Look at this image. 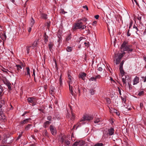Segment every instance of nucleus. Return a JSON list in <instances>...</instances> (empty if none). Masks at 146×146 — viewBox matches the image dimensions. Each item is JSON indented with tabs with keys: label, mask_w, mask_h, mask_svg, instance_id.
Masks as SVG:
<instances>
[{
	"label": "nucleus",
	"mask_w": 146,
	"mask_h": 146,
	"mask_svg": "<svg viewBox=\"0 0 146 146\" xmlns=\"http://www.w3.org/2000/svg\"><path fill=\"white\" fill-rule=\"evenodd\" d=\"M118 89L119 94L121 95V90L119 88H118Z\"/></svg>",
	"instance_id": "e2e57ef3"
},
{
	"label": "nucleus",
	"mask_w": 146,
	"mask_h": 146,
	"mask_svg": "<svg viewBox=\"0 0 146 146\" xmlns=\"http://www.w3.org/2000/svg\"><path fill=\"white\" fill-rule=\"evenodd\" d=\"M133 25V21H131L129 24V26L128 29H130L131 27Z\"/></svg>",
	"instance_id": "58836bf2"
},
{
	"label": "nucleus",
	"mask_w": 146,
	"mask_h": 146,
	"mask_svg": "<svg viewBox=\"0 0 146 146\" xmlns=\"http://www.w3.org/2000/svg\"><path fill=\"white\" fill-rule=\"evenodd\" d=\"M71 38V34H70L68 35L67 36L66 38V40L67 41H68L70 40Z\"/></svg>",
	"instance_id": "cd10ccee"
},
{
	"label": "nucleus",
	"mask_w": 146,
	"mask_h": 146,
	"mask_svg": "<svg viewBox=\"0 0 146 146\" xmlns=\"http://www.w3.org/2000/svg\"><path fill=\"white\" fill-rule=\"evenodd\" d=\"M100 122V119L99 118H98L96 119H95L94 121V123H98Z\"/></svg>",
	"instance_id": "473e14b6"
},
{
	"label": "nucleus",
	"mask_w": 146,
	"mask_h": 146,
	"mask_svg": "<svg viewBox=\"0 0 146 146\" xmlns=\"http://www.w3.org/2000/svg\"><path fill=\"white\" fill-rule=\"evenodd\" d=\"M77 90H74V92L75 93H79V94L80 93V89H79V86H78L77 88Z\"/></svg>",
	"instance_id": "a878e982"
},
{
	"label": "nucleus",
	"mask_w": 146,
	"mask_h": 146,
	"mask_svg": "<svg viewBox=\"0 0 146 146\" xmlns=\"http://www.w3.org/2000/svg\"><path fill=\"white\" fill-rule=\"evenodd\" d=\"M16 66L17 67V69L18 72L20 71V69H21L23 67L22 66L19 64L16 65Z\"/></svg>",
	"instance_id": "aec40b11"
},
{
	"label": "nucleus",
	"mask_w": 146,
	"mask_h": 146,
	"mask_svg": "<svg viewBox=\"0 0 146 146\" xmlns=\"http://www.w3.org/2000/svg\"><path fill=\"white\" fill-rule=\"evenodd\" d=\"M48 36L46 35V33L45 32L44 33V42L45 43H46L48 41Z\"/></svg>",
	"instance_id": "f3484780"
},
{
	"label": "nucleus",
	"mask_w": 146,
	"mask_h": 146,
	"mask_svg": "<svg viewBox=\"0 0 146 146\" xmlns=\"http://www.w3.org/2000/svg\"><path fill=\"white\" fill-rule=\"evenodd\" d=\"M95 91V90H94V89H90V92L91 94V95H93L94 94V92Z\"/></svg>",
	"instance_id": "7c9ffc66"
},
{
	"label": "nucleus",
	"mask_w": 146,
	"mask_h": 146,
	"mask_svg": "<svg viewBox=\"0 0 146 146\" xmlns=\"http://www.w3.org/2000/svg\"><path fill=\"white\" fill-rule=\"evenodd\" d=\"M55 90V88L53 86H51L50 89V92H54Z\"/></svg>",
	"instance_id": "72a5a7b5"
},
{
	"label": "nucleus",
	"mask_w": 146,
	"mask_h": 146,
	"mask_svg": "<svg viewBox=\"0 0 146 146\" xmlns=\"http://www.w3.org/2000/svg\"><path fill=\"white\" fill-rule=\"evenodd\" d=\"M0 119L3 120H4L6 119V117L3 114V111L2 112V113H1V114H0Z\"/></svg>",
	"instance_id": "2eb2a0df"
},
{
	"label": "nucleus",
	"mask_w": 146,
	"mask_h": 146,
	"mask_svg": "<svg viewBox=\"0 0 146 146\" xmlns=\"http://www.w3.org/2000/svg\"><path fill=\"white\" fill-rule=\"evenodd\" d=\"M2 106V105L0 104V114H1V113H2V112L1 108Z\"/></svg>",
	"instance_id": "3c124183"
},
{
	"label": "nucleus",
	"mask_w": 146,
	"mask_h": 146,
	"mask_svg": "<svg viewBox=\"0 0 146 146\" xmlns=\"http://www.w3.org/2000/svg\"><path fill=\"white\" fill-rule=\"evenodd\" d=\"M22 133H21L18 136V137L17 138V139H19L21 137V136L22 135Z\"/></svg>",
	"instance_id": "6e6d98bb"
},
{
	"label": "nucleus",
	"mask_w": 146,
	"mask_h": 146,
	"mask_svg": "<svg viewBox=\"0 0 146 146\" xmlns=\"http://www.w3.org/2000/svg\"><path fill=\"white\" fill-rule=\"evenodd\" d=\"M119 70L120 71V72L122 76H125V75L124 74L125 72L123 70V68H119Z\"/></svg>",
	"instance_id": "393cba45"
},
{
	"label": "nucleus",
	"mask_w": 146,
	"mask_h": 146,
	"mask_svg": "<svg viewBox=\"0 0 146 146\" xmlns=\"http://www.w3.org/2000/svg\"><path fill=\"white\" fill-rule=\"evenodd\" d=\"M3 88L0 85V95L2 93L3 91Z\"/></svg>",
	"instance_id": "79ce46f5"
},
{
	"label": "nucleus",
	"mask_w": 146,
	"mask_h": 146,
	"mask_svg": "<svg viewBox=\"0 0 146 146\" xmlns=\"http://www.w3.org/2000/svg\"><path fill=\"white\" fill-rule=\"evenodd\" d=\"M129 29H128V31L127 32V36H129L131 35V33H129Z\"/></svg>",
	"instance_id": "37998d69"
},
{
	"label": "nucleus",
	"mask_w": 146,
	"mask_h": 146,
	"mask_svg": "<svg viewBox=\"0 0 146 146\" xmlns=\"http://www.w3.org/2000/svg\"><path fill=\"white\" fill-rule=\"evenodd\" d=\"M139 78L137 76H136L133 80V85H134L137 84L139 83Z\"/></svg>",
	"instance_id": "f8f14e48"
},
{
	"label": "nucleus",
	"mask_w": 146,
	"mask_h": 146,
	"mask_svg": "<svg viewBox=\"0 0 146 146\" xmlns=\"http://www.w3.org/2000/svg\"><path fill=\"white\" fill-rule=\"evenodd\" d=\"M127 43L124 41L121 45V48L123 49L124 51H127L128 52L132 51L133 49L131 48L132 46L131 45H127Z\"/></svg>",
	"instance_id": "f03ea898"
},
{
	"label": "nucleus",
	"mask_w": 146,
	"mask_h": 146,
	"mask_svg": "<svg viewBox=\"0 0 146 146\" xmlns=\"http://www.w3.org/2000/svg\"><path fill=\"white\" fill-rule=\"evenodd\" d=\"M71 116L70 117L68 115V116H67V117L69 118L70 117V119L72 120H74L75 118V115L74 113L72 112V111L71 112Z\"/></svg>",
	"instance_id": "a211bd4d"
},
{
	"label": "nucleus",
	"mask_w": 146,
	"mask_h": 146,
	"mask_svg": "<svg viewBox=\"0 0 146 146\" xmlns=\"http://www.w3.org/2000/svg\"><path fill=\"white\" fill-rule=\"evenodd\" d=\"M125 54V53L124 52L121 53H120L117 54H115V57L116 58L115 60H114V61L116 64H118L119 63L121 59Z\"/></svg>",
	"instance_id": "20e7f679"
},
{
	"label": "nucleus",
	"mask_w": 146,
	"mask_h": 146,
	"mask_svg": "<svg viewBox=\"0 0 146 146\" xmlns=\"http://www.w3.org/2000/svg\"><path fill=\"white\" fill-rule=\"evenodd\" d=\"M86 76V74L84 72L80 73L78 75V77L80 78H81L83 80H85V77Z\"/></svg>",
	"instance_id": "1a4fd4ad"
},
{
	"label": "nucleus",
	"mask_w": 146,
	"mask_h": 146,
	"mask_svg": "<svg viewBox=\"0 0 146 146\" xmlns=\"http://www.w3.org/2000/svg\"><path fill=\"white\" fill-rule=\"evenodd\" d=\"M106 101L109 104H110L111 102L110 100L108 98H107Z\"/></svg>",
	"instance_id": "a18cd8bd"
},
{
	"label": "nucleus",
	"mask_w": 146,
	"mask_h": 146,
	"mask_svg": "<svg viewBox=\"0 0 146 146\" xmlns=\"http://www.w3.org/2000/svg\"><path fill=\"white\" fill-rule=\"evenodd\" d=\"M38 40L36 39L34 42L32 44V47L33 49L35 47L37 46L38 44Z\"/></svg>",
	"instance_id": "4468645a"
},
{
	"label": "nucleus",
	"mask_w": 146,
	"mask_h": 146,
	"mask_svg": "<svg viewBox=\"0 0 146 146\" xmlns=\"http://www.w3.org/2000/svg\"><path fill=\"white\" fill-rule=\"evenodd\" d=\"M68 83L70 92L72 96H74V94L73 91V90H74V88H76L78 86H77L76 83L74 82V81L73 82H72L71 81H68Z\"/></svg>",
	"instance_id": "f257e3e1"
},
{
	"label": "nucleus",
	"mask_w": 146,
	"mask_h": 146,
	"mask_svg": "<svg viewBox=\"0 0 146 146\" xmlns=\"http://www.w3.org/2000/svg\"><path fill=\"white\" fill-rule=\"evenodd\" d=\"M31 47V46H27V53L28 54L29 53V51L30 50V48Z\"/></svg>",
	"instance_id": "f704fd0d"
},
{
	"label": "nucleus",
	"mask_w": 146,
	"mask_h": 146,
	"mask_svg": "<svg viewBox=\"0 0 146 146\" xmlns=\"http://www.w3.org/2000/svg\"><path fill=\"white\" fill-rule=\"evenodd\" d=\"M52 117L51 116H48L47 117V119L49 121H51L52 120Z\"/></svg>",
	"instance_id": "a19ab883"
},
{
	"label": "nucleus",
	"mask_w": 146,
	"mask_h": 146,
	"mask_svg": "<svg viewBox=\"0 0 146 146\" xmlns=\"http://www.w3.org/2000/svg\"><path fill=\"white\" fill-rule=\"evenodd\" d=\"M31 27L29 28V30H28L29 32V33L31 31Z\"/></svg>",
	"instance_id": "774afa93"
},
{
	"label": "nucleus",
	"mask_w": 146,
	"mask_h": 146,
	"mask_svg": "<svg viewBox=\"0 0 146 146\" xmlns=\"http://www.w3.org/2000/svg\"><path fill=\"white\" fill-rule=\"evenodd\" d=\"M144 92L143 91H141L139 92L138 94V95L139 96H141L144 94Z\"/></svg>",
	"instance_id": "e433bc0d"
},
{
	"label": "nucleus",
	"mask_w": 146,
	"mask_h": 146,
	"mask_svg": "<svg viewBox=\"0 0 146 146\" xmlns=\"http://www.w3.org/2000/svg\"><path fill=\"white\" fill-rule=\"evenodd\" d=\"M41 17L44 19H46L47 18V15L45 14L42 13L41 14Z\"/></svg>",
	"instance_id": "b1692460"
},
{
	"label": "nucleus",
	"mask_w": 146,
	"mask_h": 146,
	"mask_svg": "<svg viewBox=\"0 0 146 146\" xmlns=\"http://www.w3.org/2000/svg\"><path fill=\"white\" fill-rule=\"evenodd\" d=\"M94 118V116L93 115H87L84 116L82 118L80 121H84L86 120L90 121L92 119Z\"/></svg>",
	"instance_id": "423d86ee"
},
{
	"label": "nucleus",
	"mask_w": 146,
	"mask_h": 146,
	"mask_svg": "<svg viewBox=\"0 0 146 146\" xmlns=\"http://www.w3.org/2000/svg\"><path fill=\"white\" fill-rule=\"evenodd\" d=\"M140 107L141 109H142L143 107V104L142 103H141L140 104Z\"/></svg>",
	"instance_id": "09e8293b"
},
{
	"label": "nucleus",
	"mask_w": 146,
	"mask_h": 146,
	"mask_svg": "<svg viewBox=\"0 0 146 146\" xmlns=\"http://www.w3.org/2000/svg\"><path fill=\"white\" fill-rule=\"evenodd\" d=\"M50 129L51 133L53 135H55L56 134V129L54 126L51 125L50 127Z\"/></svg>",
	"instance_id": "6e6552de"
},
{
	"label": "nucleus",
	"mask_w": 146,
	"mask_h": 146,
	"mask_svg": "<svg viewBox=\"0 0 146 146\" xmlns=\"http://www.w3.org/2000/svg\"><path fill=\"white\" fill-rule=\"evenodd\" d=\"M48 46H49V49L50 50V51H51V49L52 48V47H53V44H52V42H49V43L48 44Z\"/></svg>",
	"instance_id": "5701e85b"
},
{
	"label": "nucleus",
	"mask_w": 146,
	"mask_h": 146,
	"mask_svg": "<svg viewBox=\"0 0 146 146\" xmlns=\"http://www.w3.org/2000/svg\"><path fill=\"white\" fill-rule=\"evenodd\" d=\"M35 23V21L34 19H33V18L32 17L31 18V22L30 23V25L31 27H32L33 26V25H34V24Z\"/></svg>",
	"instance_id": "412c9836"
},
{
	"label": "nucleus",
	"mask_w": 146,
	"mask_h": 146,
	"mask_svg": "<svg viewBox=\"0 0 146 146\" xmlns=\"http://www.w3.org/2000/svg\"><path fill=\"white\" fill-rule=\"evenodd\" d=\"M83 19V21H84L86 22L87 21V19L86 18H84Z\"/></svg>",
	"instance_id": "680f3d73"
},
{
	"label": "nucleus",
	"mask_w": 146,
	"mask_h": 146,
	"mask_svg": "<svg viewBox=\"0 0 146 146\" xmlns=\"http://www.w3.org/2000/svg\"><path fill=\"white\" fill-rule=\"evenodd\" d=\"M51 123V122L48 121H46L43 124V126L44 128H46Z\"/></svg>",
	"instance_id": "dca6fc26"
},
{
	"label": "nucleus",
	"mask_w": 146,
	"mask_h": 146,
	"mask_svg": "<svg viewBox=\"0 0 146 146\" xmlns=\"http://www.w3.org/2000/svg\"><path fill=\"white\" fill-rule=\"evenodd\" d=\"M124 62V61L123 60L120 64L119 68H123V66Z\"/></svg>",
	"instance_id": "ea45409f"
},
{
	"label": "nucleus",
	"mask_w": 146,
	"mask_h": 146,
	"mask_svg": "<svg viewBox=\"0 0 146 146\" xmlns=\"http://www.w3.org/2000/svg\"><path fill=\"white\" fill-rule=\"evenodd\" d=\"M26 70L27 71V72L25 73V74L26 75H27L29 76V77H30V70L29 67H27L26 68Z\"/></svg>",
	"instance_id": "ddd939ff"
},
{
	"label": "nucleus",
	"mask_w": 146,
	"mask_h": 146,
	"mask_svg": "<svg viewBox=\"0 0 146 146\" xmlns=\"http://www.w3.org/2000/svg\"><path fill=\"white\" fill-rule=\"evenodd\" d=\"M142 17L141 16H139L138 15V17H137V18L139 20L141 21V19Z\"/></svg>",
	"instance_id": "4d7b16f0"
},
{
	"label": "nucleus",
	"mask_w": 146,
	"mask_h": 146,
	"mask_svg": "<svg viewBox=\"0 0 146 146\" xmlns=\"http://www.w3.org/2000/svg\"><path fill=\"white\" fill-rule=\"evenodd\" d=\"M58 42H59L60 41V40H61V36H58Z\"/></svg>",
	"instance_id": "69168bd1"
},
{
	"label": "nucleus",
	"mask_w": 146,
	"mask_h": 146,
	"mask_svg": "<svg viewBox=\"0 0 146 146\" xmlns=\"http://www.w3.org/2000/svg\"><path fill=\"white\" fill-rule=\"evenodd\" d=\"M104 144L102 143H98L94 145V146H103Z\"/></svg>",
	"instance_id": "2f4dec72"
},
{
	"label": "nucleus",
	"mask_w": 146,
	"mask_h": 146,
	"mask_svg": "<svg viewBox=\"0 0 146 146\" xmlns=\"http://www.w3.org/2000/svg\"><path fill=\"white\" fill-rule=\"evenodd\" d=\"M36 100L35 98L33 97L29 98L27 99L28 102L32 104L33 106H34L36 104Z\"/></svg>",
	"instance_id": "0eeeda50"
},
{
	"label": "nucleus",
	"mask_w": 146,
	"mask_h": 146,
	"mask_svg": "<svg viewBox=\"0 0 146 146\" xmlns=\"http://www.w3.org/2000/svg\"><path fill=\"white\" fill-rule=\"evenodd\" d=\"M98 70L100 71H102L103 70V69L101 67H99L98 68Z\"/></svg>",
	"instance_id": "8fccbe9b"
},
{
	"label": "nucleus",
	"mask_w": 146,
	"mask_h": 146,
	"mask_svg": "<svg viewBox=\"0 0 146 146\" xmlns=\"http://www.w3.org/2000/svg\"><path fill=\"white\" fill-rule=\"evenodd\" d=\"M76 142H74L72 146H77Z\"/></svg>",
	"instance_id": "338daca9"
},
{
	"label": "nucleus",
	"mask_w": 146,
	"mask_h": 146,
	"mask_svg": "<svg viewBox=\"0 0 146 146\" xmlns=\"http://www.w3.org/2000/svg\"><path fill=\"white\" fill-rule=\"evenodd\" d=\"M72 50V48L71 47L68 46L66 48V50L68 52H70Z\"/></svg>",
	"instance_id": "c9c22d12"
},
{
	"label": "nucleus",
	"mask_w": 146,
	"mask_h": 146,
	"mask_svg": "<svg viewBox=\"0 0 146 146\" xmlns=\"http://www.w3.org/2000/svg\"><path fill=\"white\" fill-rule=\"evenodd\" d=\"M32 126V125L31 124H28L25 127V129L26 130H28L30 128V127Z\"/></svg>",
	"instance_id": "bb28decb"
},
{
	"label": "nucleus",
	"mask_w": 146,
	"mask_h": 146,
	"mask_svg": "<svg viewBox=\"0 0 146 146\" xmlns=\"http://www.w3.org/2000/svg\"><path fill=\"white\" fill-rule=\"evenodd\" d=\"M7 86H8V89H9V90H12V88H11V86L10 85L8 84L7 85Z\"/></svg>",
	"instance_id": "603ef678"
},
{
	"label": "nucleus",
	"mask_w": 146,
	"mask_h": 146,
	"mask_svg": "<svg viewBox=\"0 0 146 146\" xmlns=\"http://www.w3.org/2000/svg\"><path fill=\"white\" fill-rule=\"evenodd\" d=\"M121 98L122 100L125 103V102L126 101V98H124L122 97H121Z\"/></svg>",
	"instance_id": "c03bdc74"
},
{
	"label": "nucleus",
	"mask_w": 146,
	"mask_h": 146,
	"mask_svg": "<svg viewBox=\"0 0 146 146\" xmlns=\"http://www.w3.org/2000/svg\"><path fill=\"white\" fill-rule=\"evenodd\" d=\"M99 17V16L98 15H96L95 16V17L96 19H98Z\"/></svg>",
	"instance_id": "bf43d9fd"
},
{
	"label": "nucleus",
	"mask_w": 146,
	"mask_h": 146,
	"mask_svg": "<svg viewBox=\"0 0 146 146\" xmlns=\"http://www.w3.org/2000/svg\"><path fill=\"white\" fill-rule=\"evenodd\" d=\"M89 42H88V43H87V42H85L84 43V44H85V46H87V47H88L89 46H88V45H89Z\"/></svg>",
	"instance_id": "5fc2aeb1"
},
{
	"label": "nucleus",
	"mask_w": 146,
	"mask_h": 146,
	"mask_svg": "<svg viewBox=\"0 0 146 146\" xmlns=\"http://www.w3.org/2000/svg\"><path fill=\"white\" fill-rule=\"evenodd\" d=\"M133 28L134 29H136L137 30V31H135V32H136V33L137 34V31H138V28H137V27L136 26H135V25H134V26H133Z\"/></svg>",
	"instance_id": "de8ad7c7"
},
{
	"label": "nucleus",
	"mask_w": 146,
	"mask_h": 146,
	"mask_svg": "<svg viewBox=\"0 0 146 146\" xmlns=\"http://www.w3.org/2000/svg\"><path fill=\"white\" fill-rule=\"evenodd\" d=\"M89 80L91 81H95L96 82V79L95 77H92L90 78Z\"/></svg>",
	"instance_id": "c85d7f7f"
},
{
	"label": "nucleus",
	"mask_w": 146,
	"mask_h": 146,
	"mask_svg": "<svg viewBox=\"0 0 146 146\" xmlns=\"http://www.w3.org/2000/svg\"><path fill=\"white\" fill-rule=\"evenodd\" d=\"M31 120V119L28 118V119H24L22 121H21L20 122V123L21 124H25L29 120Z\"/></svg>",
	"instance_id": "6ab92c4d"
},
{
	"label": "nucleus",
	"mask_w": 146,
	"mask_h": 146,
	"mask_svg": "<svg viewBox=\"0 0 146 146\" xmlns=\"http://www.w3.org/2000/svg\"><path fill=\"white\" fill-rule=\"evenodd\" d=\"M114 130L113 128L110 127L108 129V134H109V135H112L114 134Z\"/></svg>",
	"instance_id": "9d476101"
},
{
	"label": "nucleus",
	"mask_w": 146,
	"mask_h": 146,
	"mask_svg": "<svg viewBox=\"0 0 146 146\" xmlns=\"http://www.w3.org/2000/svg\"><path fill=\"white\" fill-rule=\"evenodd\" d=\"M82 24L83 23L82 22L79 21L75 24L74 26L73 27V29L75 30L77 29H84L86 28V27L85 25H83Z\"/></svg>",
	"instance_id": "39448f33"
},
{
	"label": "nucleus",
	"mask_w": 146,
	"mask_h": 146,
	"mask_svg": "<svg viewBox=\"0 0 146 146\" xmlns=\"http://www.w3.org/2000/svg\"><path fill=\"white\" fill-rule=\"evenodd\" d=\"M97 22L96 21H94L92 23V25H95L96 24Z\"/></svg>",
	"instance_id": "052dcab7"
},
{
	"label": "nucleus",
	"mask_w": 146,
	"mask_h": 146,
	"mask_svg": "<svg viewBox=\"0 0 146 146\" xmlns=\"http://www.w3.org/2000/svg\"><path fill=\"white\" fill-rule=\"evenodd\" d=\"M68 78L69 79L68 81H71L72 82L74 81L73 78L68 73Z\"/></svg>",
	"instance_id": "4be33fe9"
},
{
	"label": "nucleus",
	"mask_w": 146,
	"mask_h": 146,
	"mask_svg": "<svg viewBox=\"0 0 146 146\" xmlns=\"http://www.w3.org/2000/svg\"><path fill=\"white\" fill-rule=\"evenodd\" d=\"M66 139H65L64 137H62L60 139V141L62 143H64Z\"/></svg>",
	"instance_id": "4c0bfd02"
},
{
	"label": "nucleus",
	"mask_w": 146,
	"mask_h": 146,
	"mask_svg": "<svg viewBox=\"0 0 146 146\" xmlns=\"http://www.w3.org/2000/svg\"><path fill=\"white\" fill-rule=\"evenodd\" d=\"M122 81L123 82V84L125 86L126 85V83L127 82L129 87L130 88V86H131V79L129 78L128 76H122Z\"/></svg>",
	"instance_id": "7ed1b4c3"
},
{
	"label": "nucleus",
	"mask_w": 146,
	"mask_h": 146,
	"mask_svg": "<svg viewBox=\"0 0 146 146\" xmlns=\"http://www.w3.org/2000/svg\"><path fill=\"white\" fill-rule=\"evenodd\" d=\"M61 13L64 14H65V13H67L63 9H61Z\"/></svg>",
	"instance_id": "864d4df0"
},
{
	"label": "nucleus",
	"mask_w": 146,
	"mask_h": 146,
	"mask_svg": "<svg viewBox=\"0 0 146 146\" xmlns=\"http://www.w3.org/2000/svg\"><path fill=\"white\" fill-rule=\"evenodd\" d=\"M64 143L66 144L67 145H69L70 144V142L68 141V140L66 139Z\"/></svg>",
	"instance_id": "c756f323"
},
{
	"label": "nucleus",
	"mask_w": 146,
	"mask_h": 146,
	"mask_svg": "<svg viewBox=\"0 0 146 146\" xmlns=\"http://www.w3.org/2000/svg\"><path fill=\"white\" fill-rule=\"evenodd\" d=\"M75 142L76 143V144L77 146L78 145L80 146H82L84 145L85 144V141L81 140L76 141Z\"/></svg>",
	"instance_id": "9b49d317"
},
{
	"label": "nucleus",
	"mask_w": 146,
	"mask_h": 146,
	"mask_svg": "<svg viewBox=\"0 0 146 146\" xmlns=\"http://www.w3.org/2000/svg\"><path fill=\"white\" fill-rule=\"evenodd\" d=\"M95 78H96V79H97V78L100 79L101 78V77L100 75H97L95 76Z\"/></svg>",
	"instance_id": "49530a36"
},
{
	"label": "nucleus",
	"mask_w": 146,
	"mask_h": 146,
	"mask_svg": "<svg viewBox=\"0 0 146 146\" xmlns=\"http://www.w3.org/2000/svg\"><path fill=\"white\" fill-rule=\"evenodd\" d=\"M44 131V135L46 136H47L48 133H47L46 130H45Z\"/></svg>",
	"instance_id": "13d9d810"
},
{
	"label": "nucleus",
	"mask_w": 146,
	"mask_h": 146,
	"mask_svg": "<svg viewBox=\"0 0 146 146\" xmlns=\"http://www.w3.org/2000/svg\"><path fill=\"white\" fill-rule=\"evenodd\" d=\"M83 7L84 8L86 9V10H88V8L87 6L85 5V6H84Z\"/></svg>",
	"instance_id": "0e129e2a"
}]
</instances>
